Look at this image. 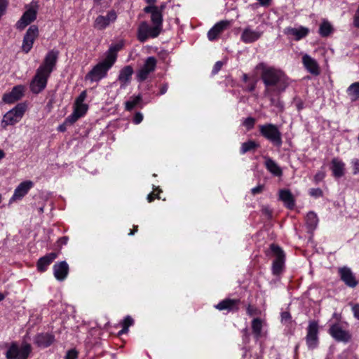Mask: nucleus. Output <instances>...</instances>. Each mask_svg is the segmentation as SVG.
<instances>
[{
	"label": "nucleus",
	"mask_w": 359,
	"mask_h": 359,
	"mask_svg": "<svg viewBox=\"0 0 359 359\" xmlns=\"http://www.w3.org/2000/svg\"><path fill=\"white\" fill-rule=\"evenodd\" d=\"M27 109L25 103H18L13 109L6 112L1 121V127L4 129L8 126L18 123L23 117Z\"/></svg>",
	"instance_id": "nucleus-6"
},
{
	"label": "nucleus",
	"mask_w": 359,
	"mask_h": 359,
	"mask_svg": "<svg viewBox=\"0 0 359 359\" xmlns=\"http://www.w3.org/2000/svg\"><path fill=\"white\" fill-rule=\"evenodd\" d=\"M133 73V68L130 65H126L120 70L118 81L121 88H125L130 83Z\"/></svg>",
	"instance_id": "nucleus-24"
},
{
	"label": "nucleus",
	"mask_w": 359,
	"mask_h": 359,
	"mask_svg": "<svg viewBox=\"0 0 359 359\" xmlns=\"http://www.w3.org/2000/svg\"><path fill=\"white\" fill-rule=\"evenodd\" d=\"M123 47V44L122 43L111 44L108 50L105 53V58L102 61L112 67L117 60L118 52L120 51Z\"/></svg>",
	"instance_id": "nucleus-21"
},
{
	"label": "nucleus",
	"mask_w": 359,
	"mask_h": 359,
	"mask_svg": "<svg viewBox=\"0 0 359 359\" xmlns=\"http://www.w3.org/2000/svg\"><path fill=\"white\" fill-rule=\"evenodd\" d=\"M69 237L68 236H62L60 238L56 243L57 247L60 249L63 245H66L68 243Z\"/></svg>",
	"instance_id": "nucleus-51"
},
{
	"label": "nucleus",
	"mask_w": 359,
	"mask_h": 359,
	"mask_svg": "<svg viewBox=\"0 0 359 359\" xmlns=\"http://www.w3.org/2000/svg\"><path fill=\"white\" fill-rule=\"evenodd\" d=\"M334 27L331 23L326 20H324L319 26L318 34L322 37H328L334 32Z\"/></svg>",
	"instance_id": "nucleus-35"
},
{
	"label": "nucleus",
	"mask_w": 359,
	"mask_h": 359,
	"mask_svg": "<svg viewBox=\"0 0 359 359\" xmlns=\"http://www.w3.org/2000/svg\"><path fill=\"white\" fill-rule=\"evenodd\" d=\"M265 96L269 98L270 104L271 106L275 107L278 109L279 112H283L285 109L284 103L280 100V95L276 93L266 94L264 93Z\"/></svg>",
	"instance_id": "nucleus-33"
},
{
	"label": "nucleus",
	"mask_w": 359,
	"mask_h": 359,
	"mask_svg": "<svg viewBox=\"0 0 359 359\" xmlns=\"http://www.w3.org/2000/svg\"><path fill=\"white\" fill-rule=\"evenodd\" d=\"M39 34L38 26L32 25L28 28L22 40L21 49L23 53H28L32 50L35 40L39 36Z\"/></svg>",
	"instance_id": "nucleus-11"
},
{
	"label": "nucleus",
	"mask_w": 359,
	"mask_h": 359,
	"mask_svg": "<svg viewBox=\"0 0 359 359\" xmlns=\"http://www.w3.org/2000/svg\"><path fill=\"white\" fill-rule=\"evenodd\" d=\"M231 25L229 20H221L217 22L208 32V39L210 41L217 40L220 34Z\"/></svg>",
	"instance_id": "nucleus-20"
},
{
	"label": "nucleus",
	"mask_w": 359,
	"mask_h": 359,
	"mask_svg": "<svg viewBox=\"0 0 359 359\" xmlns=\"http://www.w3.org/2000/svg\"><path fill=\"white\" fill-rule=\"evenodd\" d=\"M255 123H256V119L253 117L250 116L245 119V121H243V125L249 130L254 128Z\"/></svg>",
	"instance_id": "nucleus-45"
},
{
	"label": "nucleus",
	"mask_w": 359,
	"mask_h": 359,
	"mask_svg": "<svg viewBox=\"0 0 359 359\" xmlns=\"http://www.w3.org/2000/svg\"><path fill=\"white\" fill-rule=\"evenodd\" d=\"M88 109V106L86 104H75V107L74 109V112L79 115L80 118L85 116Z\"/></svg>",
	"instance_id": "nucleus-40"
},
{
	"label": "nucleus",
	"mask_w": 359,
	"mask_h": 359,
	"mask_svg": "<svg viewBox=\"0 0 359 359\" xmlns=\"http://www.w3.org/2000/svg\"><path fill=\"white\" fill-rule=\"evenodd\" d=\"M50 74L43 72L41 69H36V74L32 78L29 88L34 94H39L46 87Z\"/></svg>",
	"instance_id": "nucleus-9"
},
{
	"label": "nucleus",
	"mask_w": 359,
	"mask_h": 359,
	"mask_svg": "<svg viewBox=\"0 0 359 359\" xmlns=\"http://www.w3.org/2000/svg\"><path fill=\"white\" fill-rule=\"evenodd\" d=\"M157 65V60L154 56L146 58L142 67L137 72V80L139 82H143L147 80L149 75L154 72Z\"/></svg>",
	"instance_id": "nucleus-10"
},
{
	"label": "nucleus",
	"mask_w": 359,
	"mask_h": 359,
	"mask_svg": "<svg viewBox=\"0 0 359 359\" xmlns=\"http://www.w3.org/2000/svg\"><path fill=\"white\" fill-rule=\"evenodd\" d=\"M145 13L151 14V22L153 26H149L147 22L140 23L137 29V38L141 43H144L150 38H156L163 30V15L158 11L157 6H147L143 9Z\"/></svg>",
	"instance_id": "nucleus-2"
},
{
	"label": "nucleus",
	"mask_w": 359,
	"mask_h": 359,
	"mask_svg": "<svg viewBox=\"0 0 359 359\" xmlns=\"http://www.w3.org/2000/svg\"><path fill=\"white\" fill-rule=\"evenodd\" d=\"M79 352L75 348L68 350L65 355L64 359H77Z\"/></svg>",
	"instance_id": "nucleus-43"
},
{
	"label": "nucleus",
	"mask_w": 359,
	"mask_h": 359,
	"mask_svg": "<svg viewBox=\"0 0 359 359\" xmlns=\"http://www.w3.org/2000/svg\"><path fill=\"white\" fill-rule=\"evenodd\" d=\"M162 192V190L160 189L159 187H156L154 189V191L151 192L147 196V201L149 203H151L154 201L156 198L160 199L159 194Z\"/></svg>",
	"instance_id": "nucleus-41"
},
{
	"label": "nucleus",
	"mask_w": 359,
	"mask_h": 359,
	"mask_svg": "<svg viewBox=\"0 0 359 359\" xmlns=\"http://www.w3.org/2000/svg\"><path fill=\"white\" fill-rule=\"evenodd\" d=\"M279 198L289 210H293L295 206V199L289 189H281L279 191Z\"/></svg>",
	"instance_id": "nucleus-28"
},
{
	"label": "nucleus",
	"mask_w": 359,
	"mask_h": 359,
	"mask_svg": "<svg viewBox=\"0 0 359 359\" xmlns=\"http://www.w3.org/2000/svg\"><path fill=\"white\" fill-rule=\"evenodd\" d=\"M284 33L288 36H294L296 41H299L309 34V30L308 28L304 27H300L298 29L292 27H287L284 29Z\"/></svg>",
	"instance_id": "nucleus-29"
},
{
	"label": "nucleus",
	"mask_w": 359,
	"mask_h": 359,
	"mask_svg": "<svg viewBox=\"0 0 359 359\" xmlns=\"http://www.w3.org/2000/svg\"><path fill=\"white\" fill-rule=\"evenodd\" d=\"M338 273L340 280L348 287L354 288L359 281L356 279L355 274L351 269L347 266H343L339 269Z\"/></svg>",
	"instance_id": "nucleus-13"
},
{
	"label": "nucleus",
	"mask_w": 359,
	"mask_h": 359,
	"mask_svg": "<svg viewBox=\"0 0 359 359\" xmlns=\"http://www.w3.org/2000/svg\"><path fill=\"white\" fill-rule=\"evenodd\" d=\"M257 68L262 70L261 79L265 87L264 93L280 95L289 86L290 79L283 70L268 67L262 62Z\"/></svg>",
	"instance_id": "nucleus-1"
},
{
	"label": "nucleus",
	"mask_w": 359,
	"mask_h": 359,
	"mask_svg": "<svg viewBox=\"0 0 359 359\" xmlns=\"http://www.w3.org/2000/svg\"><path fill=\"white\" fill-rule=\"evenodd\" d=\"M240 299L225 298L220 301L214 307L219 311H226L228 313H236L239 311Z\"/></svg>",
	"instance_id": "nucleus-16"
},
{
	"label": "nucleus",
	"mask_w": 359,
	"mask_h": 359,
	"mask_svg": "<svg viewBox=\"0 0 359 359\" xmlns=\"http://www.w3.org/2000/svg\"><path fill=\"white\" fill-rule=\"evenodd\" d=\"M261 33L253 31L250 28L247 27L244 29L241 39L245 43H251L257 41L261 37Z\"/></svg>",
	"instance_id": "nucleus-30"
},
{
	"label": "nucleus",
	"mask_w": 359,
	"mask_h": 359,
	"mask_svg": "<svg viewBox=\"0 0 359 359\" xmlns=\"http://www.w3.org/2000/svg\"><path fill=\"white\" fill-rule=\"evenodd\" d=\"M57 252H50L39 258L36 263V268L39 272L43 273L47 271L48 267L57 258Z\"/></svg>",
	"instance_id": "nucleus-25"
},
{
	"label": "nucleus",
	"mask_w": 359,
	"mask_h": 359,
	"mask_svg": "<svg viewBox=\"0 0 359 359\" xmlns=\"http://www.w3.org/2000/svg\"><path fill=\"white\" fill-rule=\"evenodd\" d=\"M80 118L79 115L76 114L74 111L68 116L65 119V124H69V126L73 125L76 123L78 119Z\"/></svg>",
	"instance_id": "nucleus-44"
},
{
	"label": "nucleus",
	"mask_w": 359,
	"mask_h": 359,
	"mask_svg": "<svg viewBox=\"0 0 359 359\" xmlns=\"http://www.w3.org/2000/svg\"><path fill=\"white\" fill-rule=\"evenodd\" d=\"M353 26L356 28H359V5L353 16Z\"/></svg>",
	"instance_id": "nucleus-57"
},
{
	"label": "nucleus",
	"mask_w": 359,
	"mask_h": 359,
	"mask_svg": "<svg viewBox=\"0 0 359 359\" xmlns=\"http://www.w3.org/2000/svg\"><path fill=\"white\" fill-rule=\"evenodd\" d=\"M25 87L22 85L14 86L11 91L4 93L2 100L6 104H13L20 100L24 95Z\"/></svg>",
	"instance_id": "nucleus-19"
},
{
	"label": "nucleus",
	"mask_w": 359,
	"mask_h": 359,
	"mask_svg": "<svg viewBox=\"0 0 359 359\" xmlns=\"http://www.w3.org/2000/svg\"><path fill=\"white\" fill-rule=\"evenodd\" d=\"M309 194L315 198L323 196V192L320 188H312L309 190Z\"/></svg>",
	"instance_id": "nucleus-47"
},
{
	"label": "nucleus",
	"mask_w": 359,
	"mask_h": 359,
	"mask_svg": "<svg viewBox=\"0 0 359 359\" xmlns=\"http://www.w3.org/2000/svg\"><path fill=\"white\" fill-rule=\"evenodd\" d=\"M134 324V320L130 316H127L124 318L121 323L122 329L119 332V334H126L128 332L129 327Z\"/></svg>",
	"instance_id": "nucleus-39"
},
{
	"label": "nucleus",
	"mask_w": 359,
	"mask_h": 359,
	"mask_svg": "<svg viewBox=\"0 0 359 359\" xmlns=\"http://www.w3.org/2000/svg\"><path fill=\"white\" fill-rule=\"evenodd\" d=\"M352 311L353 313V316L355 318L359 320V304H355L352 306Z\"/></svg>",
	"instance_id": "nucleus-58"
},
{
	"label": "nucleus",
	"mask_w": 359,
	"mask_h": 359,
	"mask_svg": "<svg viewBox=\"0 0 359 359\" xmlns=\"http://www.w3.org/2000/svg\"><path fill=\"white\" fill-rule=\"evenodd\" d=\"M359 173V159H355L353 161V174Z\"/></svg>",
	"instance_id": "nucleus-60"
},
{
	"label": "nucleus",
	"mask_w": 359,
	"mask_h": 359,
	"mask_svg": "<svg viewBox=\"0 0 359 359\" xmlns=\"http://www.w3.org/2000/svg\"><path fill=\"white\" fill-rule=\"evenodd\" d=\"M55 341V336L48 332H42L36 334L34 338V343L40 348H48Z\"/></svg>",
	"instance_id": "nucleus-23"
},
{
	"label": "nucleus",
	"mask_w": 359,
	"mask_h": 359,
	"mask_svg": "<svg viewBox=\"0 0 359 359\" xmlns=\"http://www.w3.org/2000/svg\"><path fill=\"white\" fill-rule=\"evenodd\" d=\"M58 55V50L53 49L48 51L45 56L43 63L38 69L50 75L57 64Z\"/></svg>",
	"instance_id": "nucleus-12"
},
{
	"label": "nucleus",
	"mask_w": 359,
	"mask_h": 359,
	"mask_svg": "<svg viewBox=\"0 0 359 359\" xmlns=\"http://www.w3.org/2000/svg\"><path fill=\"white\" fill-rule=\"evenodd\" d=\"M264 165L269 172L275 176L280 177L283 175V171L280 167L270 157L264 156Z\"/></svg>",
	"instance_id": "nucleus-31"
},
{
	"label": "nucleus",
	"mask_w": 359,
	"mask_h": 359,
	"mask_svg": "<svg viewBox=\"0 0 359 359\" xmlns=\"http://www.w3.org/2000/svg\"><path fill=\"white\" fill-rule=\"evenodd\" d=\"M53 270L55 278L59 281H63L69 274V268L65 261H62L56 262L53 266Z\"/></svg>",
	"instance_id": "nucleus-22"
},
{
	"label": "nucleus",
	"mask_w": 359,
	"mask_h": 359,
	"mask_svg": "<svg viewBox=\"0 0 359 359\" xmlns=\"http://www.w3.org/2000/svg\"><path fill=\"white\" fill-rule=\"evenodd\" d=\"M319 219L317 214L310 211L306 216V225L309 232H313L318 226Z\"/></svg>",
	"instance_id": "nucleus-32"
},
{
	"label": "nucleus",
	"mask_w": 359,
	"mask_h": 359,
	"mask_svg": "<svg viewBox=\"0 0 359 359\" xmlns=\"http://www.w3.org/2000/svg\"><path fill=\"white\" fill-rule=\"evenodd\" d=\"M111 68V67L102 61H100L86 74L85 79L86 81H90L91 83L98 82L102 79L107 77L108 72Z\"/></svg>",
	"instance_id": "nucleus-8"
},
{
	"label": "nucleus",
	"mask_w": 359,
	"mask_h": 359,
	"mask_svg": "<svg viewBox=\"0 0 359 359\" xmlns=\"http://www.w3.org/2000/svg\"><path fill=\"white\" fill-rule=\"evenodd\" d=\"M306 336L305 337L306 344L309 350H314L319 345V325L316 320H311L309 323L306 329Z\"/></svg>",
	"instance_id": "nucleus-7"
},
{
	"label": "nucleus",
	"mask_w": 359,
	"mask_h": 359,
	"mask_svg": "<svg viewBox=\"0 0 359 359\" xmlns=\"http://www.w3.org/2000/svg\"><path fill=\"white\" fill-rule=\"evenodd\" d=\"M262 213L263 215L267 217V219H270L272 217V210L269 206H263L262 208Z\"/></svg>",
	"instance_id": "nucleus-50"
},
{
	"label": "nucleus",
	"mask_w": 359,
	"mask_h": 359,
	"mask_svg": "<svg viewBox=\"0 0 359 359\" xmlns=\"http://www.w3.org/2000/svg\"><path fill=\"white\" fill-rule=\"evenodd\" d=\"M347 95L351 102L359 100V81L351 83L346 90Z\"/></svg>",
	"instance_id": "nucleus-34"
},
{
	"label": "nucleus",
	"mask_w": 359,
	"mask_h": 359,
	"mask_svg": "<svg viewBox=\"0 0 359 359\" xmlns=\"http://www.w3.org/2000/svg\"><path fill=\"white\" fill-rule=\"evenodd\" d=\"M86 91L83 90L82 91L80 95L76 97L75 104H83V101L85 100L86 97Z\"/></svg>",
	"instance_id": "nucleus-55"
},
{
	"label": "nucleus",
	"mask_w": 359,
	"mask_h": 359,
	"mask_svg": "<svg viewBox=\"0 0 359 359\" xmlns=\"http://www.w3.org/2000/svg\"><path fill=\"white\" fill-rule=\"evenodd\" d=\"M258 147H259V143H257L255 140H250L245 142H243L241 144V147L240 148V154L243 155L247 152L254 151Z\"/></svg>",
	"instance_id": "nucleus-37"
},
{
	"label": "nucleus",
	"mask_w": 359,
	"mask_h": 359,
	"mask_svg": "<svg viewBox=\"0 0 359 359\" xmlns=\"http://www.w3.org/2000/svg\"><path fill=\"white\" fill-rule=\"evenodd\" d=\"M257 85V81L255 79H250L246 83L245 90L248 92H253L255 90Z\"/></svg>",
	"instance_id": "nucleus-49"
},
{
	"label": "nucleus",
	"mask_w": 359,
	"mask_h": 359,
	"mask_svg": "<svg viewBox=\"0 0 359 359\" xmlns=\"http://www.w3.org/2000/svg\"><path fill=\"white\" fill-rule=\"evenodd\" d=\"M117 18V13L114 10H111L107 12L106 16L98 15L94 22V27L98 30H103L109 25L111 22L116 21Z\"/></svg>",
	"instance_id": "nucleus-14"
},
{
	"label": "nucleus",
	"mask_w": 359,
	"mask_h": 359,
	"mask_svg": "<svg viewBox=\"0 0 359 359\" xmlns=\"http://www.w3.org/2000/svg\"><path fill=\"white\" fill-rule=\"evenodd\" d=\"M223 66V62L221 61H217L215 63L212 69V74L215 75L218 74V72L221 70L222 67Z\"/></svg>",
	"instance_id": "nucleus-52"
},
{
	"label": "nucleus",
	"mask_w": 359,
	"mask_h": 359,
	"mask_svg": "<svg viewBox=\"0 0 359 359\" xmlns=\"http://www.w3.org/2000/svg\"><path fill=\"white\" fill-rule=\"evenodd\" d=\"M252 331L255 338L257 340L262 336L263 320L260 318H255L251 323Z\"/></svg>",
	"instance_id": "nucleus-36"
},
{
	"label": "nucleus",
	"mask_w": 359,
	"mask_h": 359,
	"mask_svg": "<svg viewBox=\"0 0 359 359\" xmlns=\"http://www.w3.org/2000/svg\"><path fill=\"white\" fill-rule=\"evenodd\" d=\"M259 132L261 136L269 141L274 147L282 146V134L276 125L273 123L259 125Z\"/></svg>",
	"instance_id": "nucleus-4"
},
{
	"label": "nucleus",
	"mask_w": 359,
	"mask_h": 359,
	"mask_svg": "<svg viewBox=\"0 0 359 359\" xmlns=\"http://www.w3.org/2000/svg\"><path fill=\"white\" fill-rule=\"evenodd\" d=\"M302 63L306 70L314 76L320 74V67L316 60L306 54L302 57Z\"/></svg>",
	"instance_id": "nucleus-26"
},
{
	"label": "nucleus",
	"mask_w": 359,
	"mask_h": 359,
	"mask_svg": "<svg viewBox=\"0 0 359 359\" xmlns=\"http://www.w3.org/2000/svg\"><path fill=\"white\" fill-rule=\"evenodd\" d=\"M242 333H243V340L244 341H248L249 340V336H250V333L248 332V328L243 329L242 330Z\"/></svg>",
	"instance_id": "nucleus-61"
},
{
	"label": "nucleus",
	"mask_w": 359,
	"mask_h": 359,
	"mask_svg": "<svg viewBox=\"0 0 359 359\" xmlns=\"http://www.w3.org/2000/svg\"><path fill=\"white\" fill-rule=\"evenodd\" d=\"M246 313L249 316H258L261 313L260 310L255 306L248 304L246 308Z\"/></svg>",
	"instance_id": "nucleus-42"
},
{
	"label": "nucleus",
	"mask_w": 359,
	"mask_h": 359,
	"mask_svg": "<svg viewBox=\"0 0 359 359\" xmlns=\"http://www.w3.org/2000/svg\"><path fill=\"white\" fill-rule=\"evenodd\" d=\"M266 255L274 257L271 267L272 274L276 276H280L285 269V252L278 245L271 243L269 246V251L266 252Z\"/></svg>",
	"instance_id": "nucleus-3"
},
{
	"label": "nucleus",
	"mask_w": 359,
	"mask_h": 359,
	"mask_svg": "<svg viewBox=\"0 0 359 359\" xmlns=\"http://www.w3.org/2000/svg\"><path fill=\"white\" fill-rule=\"evenodd\" d=\"M330 169L335 178H340L344 175L345 163L339 158H334L331 161Z\"/></svg>",
	"instance_id": "nucleus-27"
},
{
	"label": "nucleus",
	"mask_w": 359,
	"mask_h": 359,
	"mask_svg": "<svg viewBox=\"0 0 359 359\" xmlns=\"http://www.w3.org/2000/svg\"><path fill=\"white\" fill-rule=\"evenodd\" d=\"M34 187V183L30 180L21 182L15 189L13 195L11 198L9 203L21 200L26 196L29 191Z\"/></svg>",
	"instance_id": "nucleus-17"
},
{
	"label": "nucleus",
	"mask_w": 359,
	"mask_h": 359,
	"mask_svg": "<svg viewBox=\"0 0 359 359\" xmlns=\"http://www.w3.org/2000/svg\"><path fill=\"white\" fill-rule=\"evenodd\" d=\"M294 102L298 111L304 109V102L300 97H295L294 98Z\"/></svg>",
	"instance_id": "nucleus-48"
},
{
	"label": "nucleus",
	"mask_w": 359,
	"mask_h": 359,
	"mask_svg": "<svg viewBox=\"0 0 359 359\" xmlns=\"http://www.w3.org/2000/svg\"><path fill=\"white\" fill-rule=\"evenodd\" d=\"M69 126V124H65V121H64L63 123L60 124L58 128H57V130L59 132H62V133H64L67 130V126Z\"/></svg>",
	"instance_id": "nucleus-64"
},
{
	"label": "nucleus",
	"mask_w": 359,
	"mask_h": 359,
	"mask_svg": "<svg viewBox=\"0 0 359 359\" xmlns=\"http://www.w3.org/2000/svg\"><path fill=\"white\" fill-rule=\"evenodd\" d=\"M281 322L283 323H291L292 316L290 312L288 311H283L280 313Z\"/></svg>",
	"instance_id": "nucleus-46"
},
{
	"label": "nucleus",
	"mask_w": 359,
	"mask_h": 359,
	"mask_svg": "<svg viewBox=\"0 0 359 359\" xmlns=\"http://www.w3.org/2000/svg\"><path fill=\"white\" fill-rule=\"evenodd\" d=\"M142 101V96L138 95L131 97L130 99L125 102V109L128 111H133L136 107L139 106Z\"/></svg>",
	"instance_id": "nucleus-38"
},
{
	"label": "nucleus",
	"mask_w": 359,
	"mask_h": 359,
	"mask_svg": "<svg viewBox=\"0 0 359 359\" xmlns=\"http://www.w3.org/2000/svg\"><path fill=\"white\" fill-rule=\"evenodd\" d=\"M260 5L264 7H268L271 5L272 0H257Z\"/></svg>",
	"instance_id": "nucleus-62"
},
{
	"label": "nucleus",
	"mask_w": 359,
	"mask_h": 359,
	"mask_svg": "<svg viewBox=\"0 0 359 359\" xmlns=\"http://www.w3.org/2000/svg\"><path fill=\"white\" fill-rule=\"evenodd\" d=\"M264 189V184H258L257 187L251 189V193L253 195L261 194Z\"/></svg>",
	"instance_id": "nucleus-54"
},
{
	"label": "nucleus",
	"mask_w": 359,
	"mask_h": 359,
	"mask_svg": "<svg viewBox=\"0 0 359 359\" xmlns=\"http://www.w3.org/2000/svg\"><path fill=\"white\" fill-rule=\"evenodd\" d=\"M37 11L33 8H30L25 11L17 22L15 27L19 30L24 29L27 26L30 25L36 19Z\"/></svg>",
	"instance_id": "nucleus-18"
},
{
	"label": "nucleus",
	"mask_w": 359,
	"mask_h": 359,
	"mask_svg": "<svg viewBox=\"0 0 359 359\" xmlns=\"http://www.w3.org/2000/svg\"><path fill=\"white\" fill-rule=\"evenodd\" d=\"M299 343H297L294 349V359H299Z\"/></svg>",
	"instance_id": "nucleus-63"
},
{
	"label": "nucleus",
	"mask_w": 359,
	"mask_h": 359,
	"mask_svg": "<svg viewBox=\"0 0 359 359\" xmlns=\"http://www.w3.org/2000/svg\"><path fill=\"white\" fill-rule=\"evenodd\" d=\"M143 120V115L140 112H136L133 116V121L135 124L140 123Z\"/></svg>",
	"instance_id": "nucleus-56"
},
{
	"label": "nucleus",
	"mask_w": 359,
	"mask_h": 359,
	"mask_svg": "<svg viewBox=\"0 0 359 359\" xmlns=\"http://www.w3.org/2000/svg\"><path fill=\"white\" fill-rule=\"evenodd\" d=\"M168 89V84L167 83L162 84L160 87L158 95H164L167 92Z\"/></svg>",
	"instance_id": "nucleus-59"
},
{
	"label": "nucleus",
	"mask_w": 359,
	"mask_h": 359,
	"mask_svg": "<svg viewBox=\"0 0 359 359\" xmlns=\"http://www.w3.org/2000/svg\"><path fill=\"white\" fill-rule=\"evenodd\" d=\"M328 333L337 341L347 343L351 339V334L349 332L343 330L338 323L332 325L328 330Z\"/></svg>",
	"instance_id": "nucleus-15"
},
{
	"label": "nucleus",
	"mask_w": 359,
	"mask_h": 359,
	"mask_svg": "<svg viewBox=\"0 0 359 359\" xmlns=\"http://www.w3.org/2000/svg\"><path fill=\"white\" fill-rule=\"evenodd\" d=\"M325 177V172L323 171H318L316 173L313 177L314 182L318 184L321 182Z\"/></svg>",
	"instance_id": "nucleus-53"
},
{
	"label": "nucleus",
	"mask_w": 359,
	"mask_h": 359,
	"mask_svg": "<svg viewBox=\"0 0 359 359\" xmlns=\"http://www.w3.org/2000/svg\"><path fill=\"white\" fill-rule=\"evenodd\" d=\"M32 351L30 344L22 342L20 346L16 341H12L5 355L6 359H27Z\"/></svg>",
	"instance_id": "nucleus-5"
}]
</instances>
